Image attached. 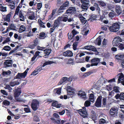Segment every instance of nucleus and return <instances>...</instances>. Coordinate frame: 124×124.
Segmentation results:
<instances>
[{
	"label": "nucleus",
	"instance_id": "nucleus-1",
	"mask_svg": "<svg viewBox=\"0 0 124 124\" xmlns=\"http://www.w3.org/2000/svg\"><path fill=\"white\" fill-rule=\"evenodd\" d=\"M80 1L82 4L81 8L82 11H86L90 6L89 0H81Z\"/></svg>",
	"mask_w": 124,
	"mask_h": 124
},
{
	"label": "nucleus",
	"instance_id": "nucleus-2",
	"mask_svg": "<svg viewBox=\"0 0 124 124\" xmlns=\"http://www.w3.org/2000/svg\"><path fill=\"white\" fill-rule=\"evenodd\" d=\"M76 11V9L75 7H69L66 10L65 13V16H70V15H72L75 14Z\"/></svg>",
	"mask_w": 124,
	"mask_h": 124
},
{
	"label": "nucleus",
	"instance_id": "nucleus-3",
	"mask_svg": "<svg viewBox=\"0 0 124 124\" xmlns=\"http://www.w3.org/2000/svg\"><path fill=\"white\" fill-rule=\"evenodd\" d=\"M39 106V102L36 99H33L31 105V108L34 111L36 110Z\"/></svg>",
	"mask_w": 124,
	"mask_h": 124
},
{
	"label": "nucleus",
	"instance_id": "nucleus-4",
	"mask_svg": "<svg viewBox=\"0 0 124 124\" xmlns=\"http://www.w3.org/2000/svg\"><path fill=\"white\" fill-rule=\"evenodd\" d=\"M120 28L119 24L117 23H113L109 27V30L111 32H116L118 31Z\"/></svg>",
	"mask_w": 124,
	"mask_h": 124
},
{
	"label": "nucleus",
	"instance_id": "nucleus-5",
	"mask_svg": "<svg viewBox=\"0 0 124 124\" xmlns=\"http://www.w3.org/2000/svg\"><path fill=\"white\" fill-rule=\"evenodd\" d=\"M54 62L53 61H49L45 62L44 63L43 65H40L39 66H38L36 69L37 72H39L42 70L44 69L43 68V67H45L46 65L54 63Z\"/></svg>",
	"mask_w": 124,
	"mask_h": 124
},
{
	"label": "nucleus",
	"instance_id": "nucleus-6",
	"mask_svg": "<svg viewBox=\"0 0 124 124\" xmlns=\"http://www.w3.org/2000/svg\"><path fill=\"white\" fill-rule=\"evenodd\" d=\"M39 43L38 39L36 38L30 43L28 46V47L31 49H34L36 46H37L39 44Z\"/></svg>",
	"mask_w": 124,
	"mask_h": 124
},
{
	"label": "nucleus",
	"instance_id": "nucleus-7",
	"mask_svg": "<svg viewBox=\"0 0 124 124\" xmlns=\"http://www.w3.org/2000/svg\"><path fill=\"white\" fill-rule=\"evenodd\" d=\"M39 43L38 39L36 38L30 43L28 46V47L31 49H34L36 46H37L39 44Z\"/></svg>",
	"mask_w": 124,
	"mask_h": 124
},
{
	"label": "nucleus",
	"instance_id": "nucleus-8",
	"mask_svg": "<svg viewBox=\"0 0 124 124\" xmlns=\"http://www.w3.org/2000/svg\"><path fill=\"white\" fill-rule=\"evenodd\" d=\"M122 41V39L119 37H116L114 39L112 44L113 46H117Z\"/></svg>",
	"mask_w": 124,
	"mask_h": 124
},
{
	"label": "nucleus",
	"instance_id": "nucleus-9",
	"mask_svg": "<svg viewBox=\"0 0 124 124\" xmlns=\"http://www.w3.org/2000/svg\"><path fill=\"white\" fill-rule=\"evenodd\" d=\"M13 11H11L7 15H2V18L4 21L8 22H10V18L14 14Z\"/></svg>",
	"mask_w": 124,
	"mask_h": 124
},
{
	"label": "nucleus",
	"instance_id": "nucleus-10",
	"mask_svg": "<svg viewBox=\"0 0 124 124\" xmlns=\"http://www.w3.org/2000/svg\"><path fill=\"white\" fill-rule=\"evenodd\" d=\"M102 97L101 96H100L97 98L94 103V106L96 107L99 108L101 107L102 103Z\"/></svg>",
	"mask_w": 124,
	"mask_h": 124
},
{
	"label": "nucleus",
	"instance_id": "nucleus-11",
	"mask_svg": "<svg viewBox=\"0 0 124 124\" xmlns=\"http://www.w3.org/2000/svg\"><path fill=\"white\" fill-rule=\"evenodd\" d=\"M118 110L115 108H112L110 109L109 111L110 114L113 116H117L118 113Z\"/></svg>",
	"mask_w": 124,
	"mask_h": 124
},
{
	"label": "nucleus",
	"instance_id": "nucleus-12",
	"mask_svg": "<svg viewBox=\"0 0 124 124\" xmlns=\"http://www.w3.org/2000/svg\"><path fill=\"white\" fill-rule=\"evenodd\" d=\"M21 93V90L20 88L17 87L14 90V95L15 97H17Z\"/></svg>",
	"mask_w": 124,
	"mask_h": 124
},
{
	"label": "nucleus",
	"instance_id": "nucleus-13",
	"mask_svg": "<svg viewBox=\"0 0 124 124\" xmlns=\"http://www.w3.org/2000/svg\"><path fill=\"white\" fill-rule=\"evenodd\" d=\"M12 63V61L11 60H6L4 63V68L9 67L11 66Z\"/></svg>",
	"mask_w": 124,
	"mask_h": 124
},
{
	"label": "nucleus",
	"instance_id": "nucleus-14",
	"mask_svg": "<svg viewBox=\"0 0 124 124\" xmlns=\"http://www.w3.org/2000/svg\"><path fill=\"white\" fill-rule=\"evenodd\" d=\"M78 112L81 116L83 117H85L87 115V112L86 110L80 109L78 110Z\"/></svg>",
	"mask_w": 124,
	"mask_h": 124
},
{
	"label": "nucleus",
	"instance_id": "nucleus-15",
	"mask_svg": "<svg viewBox=\"0 0 124 124\" xmlns=\"http://www.w3.org/2000/svg\"><path fill=\"white\" fill-rule=\"evenodd\" d=\"M27 16L31 15L28 17V19L30 20L34 19L35 18V14L33 12L28 11L27 13Z\"/></svg>",
	"mask_w": 124,
	"mask_h": 124
},
{
	"label": "nucleus",
	"instance_id": "nucleus-16",
	"mask_svg": "<svg viewBox=\"0 0 124 124\" xmlns=\"http://www.w3.org/2000/svg\"><path fill=\"white\" fill-rule=\"evenodd\" d=\"M93 6H91L90 8V9L92 11H94L95 9L98 11H99L100 10V8L99 7L98 4L96 3H93Z\"/></svg>",
	"mask_w": 124,
	"mask_h": 124
},
{
	"label": "nucleus",
	"instance_id": "nucleus-17",
	"mask_svg": "<svg viewBox=\"0 0 124 124\" xmlns=\"http://www.w3.org/2000/svg\"><path fill=\"white\" fill-rule=\"evenodd\" d=\"M51 105L52 106L58 108L62 107V105L61 104H58L57 101L55 100H53Z\"/></svg>",
	"mask_w": 124,
	"mask_h": 124
},
{
	"label": "nucleus",
	"instance_id": "nucleus-18",
	"mask_svg": "<svg viewBox=\"0 0 124 124\" xmlns=\"http://www.w3.org/2000/svg\"><path fill=\"white\" fill-rule=\"evenodd\" d=\"M89 117L90 118L93 120H95L97 119V116L96 113L94 111L92 110Z\"/></svg>",
	"mask_w": 124,
	"mask_h": 124
},
{
	"label": "nucleus",
	"instance_id": "nucleus-19",
	"mask_svg": "<svg viewBox=\"0 0 124 124\" xmlns=\"http://www.w3.org/2000/svg\"><path fill=\"white\" fill-rule=\"evenodd\" d=\"M63 56L65 57H71L73 56V53L70 50H68L63 53Z\"/></svg>",
	"mask_w": 124,
	"mask_h": 124
},
{
	"label": "nucleus",
	"instance_id": "nucleus-20",
	"mask_svg": "<svg viewBox=\"0 0 124 124\" xmlns=\"http://www.w3.org/2000/svg\"><path fill=\"white\" fill-rule=\"evenodd\" d=\"M26 76L23 73H17V74L14 77V79H16L18 78H25Z\"/></svg>",
	"mask_w": 124,
	"mask_h": 124
},
{
	"label": "nucleus",
	"instance_id": "nucleus-21",
	"mask_svg": "<svg viewBox=\"0 0 124 124\" xmlns=\"http://www.w3.org/2000/svg\"><path fill=\"white\" fill-rule=\"evenodd\" d=\"M84 48L85 49L89 50H92L93 51H96L97 50L95 47L92 45H88L85 46Z\"/></svg>",
	"mask_w": 124,
	"mask_h": 124
},
{
	"label": "nucleus",
	"instance_id": "nucleus-22",
	"mask_svg": "<svg viewBox=\"0 0 124 124\" xmlns=\"http://www.w3.org/2000/svg\"><path fill=\"white\" fill-rule=\"evenodd\" d=\"M78 94L79 96H80L83 99H85L86 98V94L84 91L80 90L79 91Z\"/></svg>",
	"mask_w": 124,
	"mask_h": 124
},
{
	"label": "nucleus",
	"instance_id": "nucleus-23",
	"mask_svg": "<svg viewBox=\"0 0 124 124\" xmlns=\"http://www.w3.org/2000/svg\"><path fill=\"white\" fill-rule=\"evenodd\" d=\"M69 2L68 1H66L63 3L62 5L61 6L64 9H66L69 7Z\"/></svg>",
	"mask_w": 124,
	"mask_h": 124
},
{
	"label": "nucleus",
	"instance_id": "nucleus-24",
	"mask_svg": "<svg viewBox=\"0 0 124 124\" xmlns=\"http://www.w3.org/2000/svg\"><path fill=\"white\" fill-rule=\"evenodd\" d=\"M116 11L118 15L120 14L122 12L121 8L119 6H117L115 8Z\"/></svg>",
	"mask_w": 124,
	"mask_h": 124
},
{
	"label": "nucleus",
	"instance_id": "nucleus-25",
	"mask_svg": "<svg viewBox=\"0 0 124 124\" xmlns=\"http://www.w3.org/2000/svg\"><path fill=\"white\" fill-rule=\"evenodd\" d=\"M64 9L61 6L56 13L58 15H60L61 13L64 12Z\"/></svg>",
	"mask_w": 124,
	"mask_h": 124
},
{
	"label": "nucleus",
	"instance_id": "nucleus-26",
	"mask_svg": "<svg viewBox=\"0 0 124 124\" xmlns=\"http://www.w3.org/2000/svg\"><path fill=\"white\" fill-rule=\"evenodd\" d=\"M120 76L119 77L117 82L118 83H120L121 81L124 79V75L121 72L119 74Z\"/></svg>",
	"mask_w": 124,
	"mask_h": 124
},
{
	"label": "nucleus",
	"instance_id": "nucleus-27",
	"mask_svg": "<svg viewBox=\"0 0 124 124\" xmlns=\"http://www.w3.org/2000/svg\"><path fill=\"white\" fill-rule=\"evenodd\" d=\"M67 78L63 77L60 80V81L58 83L59 85H61L63 83L67 81Z\"/></svg>",
	"mask_w": 124,
	"mask_h": 124
},
{
	"label": "nucleus",
	"instance_id": "nucleus-28",
	"mask_svg": "<svg viewBox=\"0 0 124 124\" xmlns=\"http://www.w3.org/2000/svg\"><path fill=\"white\" fill-rule=\"evenodd\" d=\"M26 29L25 26L23 25H21L19 29L18 32L20 33L25 31Z\"/></svg>",
	"mask_w": 124,
	"mask_h": 124
},
{
	"label": "nucleus",
	"instance_id": "nucleus-29",
	"mask_svg": "<svg viewBox=\"0 0 124 124\" xmlns=\"http://www.w3.org/2000/svg\"><path fill=\"white\" fill-rule=\"evenodd\" d=\"M115 57L118 60H121V58L124 57V54H118L115 55Z\"/></svg>",
	"mask_w": 124,
	"mask_h": 124
},
{
	"label": "nucleus",
	"instance_id": "nucleus-30",
	"mask_svg": "<svg viewBox=\"0 0 124 124\" xmlns=\"http://www.w3.org/2000/svg\"><path fill=\"white\" fill-rule=\"evenodd\" d=\"M20 83L18 82L17 81L14 82H11L10 83V85L12 86H14L16 85H18Z\"/></svg>",
	"mask_w": 124,
	"mask_h": 124
},
{
	"label": "nucleus",
	"instance_id": "nucleus-31",
	"mask_svg": "<svg viewBox=\"0 0 124 124\" xmlns=\"http://www.w3.org/2000/svg\"><path fill=\"white\" fill-rule=\"evenodd\" d=\"M11 72L9 70H8L7 71H3L2 72V75L4 76H5L6 75H9L11 74Z\"/></svg>",
	"mask_w": 124,
	"mask_h": 124
},
{
	"label": "nucleus",
	"instance_id": "nucleus-32",
	"mask_svg": "<svg viewBox=\"0 0 124 124\" xmlns=\"http://www.w3.org/2000/svg\"><path fill=\"white\" fill-rule=\"evenodd\" d=\"M19 17L20 18H21L22 19H20V20L21 21H24V16L23 15L22 12L21 10L19 12Z\"/></svg>",
	"mask_w": 124,
	"mask_h": 124
},
{
	"label": "nucleus",
	"instance_id": "nucleus-33",
	"mask_svg": "<svg viewBox=\"0 0 124 124\" xmlns=\"http://www.w3.org/2000/svg\"><path fill=\"white\" fill-rule=\"evenodd\" d=\"M100 61V59L97 58H94L91 60V62L92 63L96 62H99Z\"/></svg>",
	"mask_w": 124,
	"mask_h": 124
},
{
	"label": "nucleus",
	"instance_id": "nucleus-34",
	"mask_svg": "<svg viewBox=\"0 0 124 124\" xmlns=\"http://www.w3.org/2000/svg\"><path fill=\"white\" fill-rule=\"evenodd\" d=\"M60 23L59 21H57L55 20L54 24V26L53 27L55 29L57 27L59 26Z\"/></svg>",
	"mask_w": 124,
	"mask_h": 124
},
{
	"label": "nucleus",
	"instance_id": "nucleus-35",
	"mask_svg": "<svg viewBox=\"0 0 124 124\" xmlns=\"http://www.w3.org/2000/svg\"><path fill=\"white\" fill-rule=\"evenodd\" d=\"M68 39L70 40L72 39H74V37H73V35L72 34V33L71 32L68 33Z\"/></svg>",
	"mask_w": 124,
	"mask_h": 124
},
{
	"label": "nucleus",
	"instance_id": "nucleus-36",
	"mask_svg": "<svg viewBox=\"0 0 124 124\" xmlns=\"http://www.w3.org/2000/svg\"><path fill=\"white\" fill-rule=\"evenodd\" d=\"M7 7H4L1 4H0V10L2 12H4L7 11Z\"/></svg>",
	"mask_w": 124,
	"mask_h": 124
},
{
	"label": "nucleus",
	"instance_id": "nucleus-37",
	"mask_svg": "<svg viewBox=\"0 0 124 124\" xmlns=\"http://www.w3.org/2000/svg\"><path fill=\"white\" fill-rule=\"evenodd\" d=\"M113 91L116 93H120L119 91V87L117 86H115L113 88Z\"/></svg>",
	"mask_w": 124,
	"mask_h": 124
},
{
	"label": "nucleus",
	"instance_id": "nucleus-38",
	"mask_svg": "<svg viewBox=\"0 0 124 124\" xmlns=\"http://www.w3.org/2000/svg\"><path fill=\"white\" fill-rule=\"evenodd\" d=\"M95 43H97L98 45H100L101 44V40L100 38H97L95 40Z\"/></svg>",
	"mask_w": 124,
	"mask_h": 124
},
{
	"label": "nucleus",
	"instance_id": "nucleus-39",
	"mask_svg": "<svg viewBox=\"0 0 124 124\" xmlns=\"http://www.w3.org/2000/svg\"><path fill=\"white\" fill-rule=\"evenodd\" d=\"M93 73V72L92 71L90 70L87 72L85 73L83 76L85 77H86L89 76Z\"/></svg>",
	"mask_w": 124,
	"mask_h": 124
},
{
	"label": "nucleus",
	"instance_id": "nucleus-40",
	"mask_svg": "<svg viewBox=\"0 0 124 124\" xmlns=\"http://www.w3.org/2000/svg\"><path fill=\"white\" fill-rule=\"evenodd\" d=\"M119 50H123L124 49V44L121 43L118 46Z\"/></svg>",
	"mask_w": 124,
	"mask_h": 124
},
{
	"label": "nucleus",
	"instance_id": "nucleus-41",
	"mask_svg": "<svg viewBox=\"0 0 124 124\" xmlns=\"http://www.w3.org/2000/svg\"><path fill=\"white\" fill-rule=\"evenodd\" d=\"M99 124H106V122L105 120L103 118L100 119L99 121Z\"/></svg>",
	"mask_w": 124,
	"mask_h": 124
},
{
	"label": "nucleus",
	"instance_id": "nucleus-42",
	"mask_svg": "<svg viewBox=\"0 0 124 124\" xmlns=\"http://www.w3.org/2000/svg\"><path fill=\"white\" fill-rule=\"evenodd\" d=\"M20 8V6L19 5L17 7L15 11V13L14 16H16V15H18Z\"/></svg>",
	"mask_w": 124,
	"mask_h": 124
},
{
	"label": "nucleus",
	"instance_id": "nucleus-43",
	"mask_svg": "<svg viewBox=\"0 0 124 124\" xmlns=\"http://www.w3.org/2000/svg\"><path fill=\"white\" fill-rule=\"evenodd\" d=\"M62 88L61 87L54 89V90H56V93L57 94L60 95L61 93V90Z\"/></svg>",
	"mask_w": 124,
	"mask_h": 124
},
{
	"label": "nucleus",
	"instance_id": "nucleus-44",
	"mask_svg": "<svg viewBox=\"0 0 124 124\" xmlns=\"http://www.w3.org/2000/svg\"><path fill=\"white\" fill-rule=\"evenodd\" d=\"M19 47V46L18 45L14 49L12 50L9 53V55L10 54H11L14 52L15 51L17 50V49Z\"/></svg>",
	"mask_w": 124,
	"mask_h": 124
},
{
	"label": "nucleus",
	"instance_id": "nucleus-45",
	"mask_svg": "<svg viewBox=\"0 0 124 124\" xmlns=\"http://www.w3.org/2000/svg\"><path fill=\"white\" fill-rule=\"evenodd\" d=\"M85 19L84 17L82 16L80 20L82 24H84L87 21V20H85Z\"/></svg>",
	"mask_w": 124,
	"mask_h": 124
},
{
	"label": "nucleus",
	"instance_id": "nucleus-46",
	"mask_svg": "<svg viewBox=\"0 0 124 124\" xmlns=\"http://www.w3.org/2000/svg\"><path fill=\"white\" fill-rule=\"evenodd\" d=\"M91 103L90 101L87 100L85 102L84 105L85 107H88L90 106Z\"/></svg>",
	"mask_w": 124,
	"mask_h": 124
},
{
	"label": "nucleus",
	"instance_id": "nucleus-47",
	"mask_svg": "<svg viewBox=\"0 0 124 124\" xmlns=\"http://www.w3.org/2000/svg\"><path fill=\"white\" fill-rule=\"evenodd\" d=\"M78 44V42H75L74 43L73 45V50H74L77 49V45Z\"/></svg>",
	"mask_w": 124,
	"mask_h": 124
},
{
	"label": "nucleus",
	"instance_id": "nucleus-48",
	"mask_svg": "<svg viewBox=\"0 0 124 124\" xmlns=\"http://www.w3.org/2000/svg\"><path fill=\"white\" fill-rule=\"evenodd\" d=\"M10 104V102L7 100H5L2 102V104L5 106L9 105Z\"/></svg>",
	"mask_w": 124,
	"mask_h": 124
},
{
	"label": "nucleus",
	"instance_id": "nucleus-49",
	"mask_svg": "<svg viewBox=\"0 0 124 124\" xmlns=\"http://www.w3.org/2000/svg\"><path fill=\"white\" fill-rule=\"evenodd\" d=\"M3 50L7 51H9L11 49V48L8 46H5L3 47Z\"/></svg>",
	"mask_w": 124,
	"mask_h": 124
},
{
	"label": "nucleus",
	"instance_id": "nucleus-50",
	"mask_svg": "<svg viewBox=\"0 0 124 124\" xmlns=\"http://www.w3.org/2000/svg\"><path fill=\"white\" fill-rule=\"evenodd\" d=\"M99 5L102 7H104L106 5L105 3L103 1L101 0L98 2Z\"/></svg>",
	"mask_w": 124,
	"mask_h": 124
},
{
	"label": "nucleus",
	"instance_id": "nucleus-51",
	"mask_svg": "<svg viewBox=\"0 0 124 124\" xmlns=\"http://www.w3.org/2000/svg\"><path fill=\"white\" fill-rule=\"evenodd\" d=\"M120 100H122V101L124 102V93L122 92L120 93Z\"/></svg>",
	"mask_w": 124,
	"mask_h": 124
},
{
	"label": "nucleus",
	"instance_id": "nucleus-52",
	"mask_svg": "<svg viewBox=\"0 0 124 124\" xmlns=\"http://www.w3.org/2000/svg\"><path fill=\"white\" fill-rule=\"evenodd\" d=\"M34 121L36 122H38L39 121V119L37 115H35L33 118Z\"/></svg>",
	"mask_w": 124,
	"mask_h": 124
},
{
	"label": "nucleus",
	"instance_id": "nucleus-53",
	"mask_svg": "<svg viewBox=\"0 0 124 124\" xmlns=\"http://www.w3.org/2000/svg\"><path fill=\"white\" fill-rule=\"evenodd\" d=\"M73 63V60L71 58L67 62V64H70Z\"/></svg>",
	"mask_w": 124,
	"mask_h": 124
},
{
	"label": "nucleus",
	"instance_id": "nucleus-54",
	"mask_svg": "<svg viewBox=\"0 0 124 124\" xmlns=\"http://www.w3.org/2000/svg\"><path fill=\"white\" fill-rule=\"evenodd\" d=\"M96 16L95 15H92L91 16H90V19L91 20V21L93 20H96Z\"/></svg>",
	"mask_w": 124,
	"mask_h": 124
},
{
	"label": "nucleus",
	"instance_id": "nucleus-55",
	"mask_svg": "<svg viewBox=\"0 0 124 124\" xmlns=\"http://www.w3.org/2000/svg\"><path fill=\"white\" fill-rule=\"evenodd\" d=\"M71 33L73 35V37H75V35L77 33H78L79 32L76 31V30L74 29L72 31Z\"/></svg>",
	"mask_w": 124,
	"mask_h": 124
},
{
	"label": "nucleus",
	"instance_id": "nucleus-56",
	"mask_svg": "<svg viewBox=\"0 0 124 124\" xmlns=\"http://www.w3.org/2000/svg\"><path fill=\"white\" fill-rule=\"evenodd\" d=\"M73 89L72 88L71 86H68L67 87V91L69 92H71L72 91Z\"/></svg>",
	"mask_w": 124,
	"mask_h": 124
},
{
	"label": "nucleus",
	"instance_id": "nucleus-57",
	"mask_svg": "<svg viewBox=\"0 0 124 124\" xmlns=\"http://www.w3.org/2000/svg\"><path fill=\"white\" fill-rule=\"evenodd\" d=\"M40 21V22L39 23V25H40V26L41 27H42L43 28H45V26L43 24H44V23L42 22L41 20Z\"/></svg>",
	"mask_w": 124,
	"mask_h": 124
},
{
	"label": "nucleus",
	"instance_id": "nucleus-58",
	"mask_svg": "<svg viewBox=\"0 0 124 124\" xmlns=\"http://www.w3.org/2000/svg\"><path fill=\"white\" fill-rule=\"evenodd\" d=\"M52 116L53 117H55L56 118L59 119L60 118V116H59L58 114L56 113H54L53 115Z\"/></svg>",
	"mask_w": 124,
	"mask_h": 124
},
{
	"label": "nucleus",
	"instance_id": "nucleus-59",
	"mask_svg": "<svg viewBox=\"0 0 124 124\" xmlns=\"http://www.w3.org/2000/svg\"><path fill=\"white\" fill-rule=\"evenodd\" d=\"M45 48V47H41L39 46H37V48L38 50H43Z\"/></svg>",
	"mask_w": 124,
	"mask_h": 124
},
{
	"label": "nucleus",
	"instance_id": "nucleus-60",
	"mask_svg": "<svg viewBox=\"0 0 124 124\" xmlns=\"http://www.w3.org/2000/svg\"><path fill=\"white\" fill-rule=\"evenodd\" d=\"M69 93H70L68 94V95H69V96L70 97H72L75 94V92L73 91Z\"/></svg>",
	"mask_w": 124,
	"mask_h": 124
},
{
	"label": "nucleus",
	"instance_id": "nucleus-61",
	"mask_svg": "<svg viewBox=\"0 0 124 124\" xmlns=\"http://www.w3.org/2000/svg\"><path fill=\"white\" fill-rule=\"evenodd\" d=\"M10 30H13L15 28V26L13 24H11L9 26Z\"/></svg>",
	"mask_w": 124,
	"mask_h": 124
},
{
	"label": "nucleus",
	"instance_id": "nucleus-62",
	"mask_svg": "<svg viewBox=\"0 0 124 124\" xmlns=\"http://www.w3.org/2000/svg\"><path fill=\"white\" fill-rule=\"evenodd\" d=\"M106 98H104L102 99V104L104 106H105L106 104Z\"/></svg>",
	"mask_w": 124,
	"mask_h": 124
},
{
	"label": "nucleus",
	"instance_id": "nucleus-63",
	"mask_svg": "<svg viewBox=\"0 0 124 124\" xmlns=\"http://www.w3.org/2000/svg\"><path fill=\"white\" fill-rule=\"evenodd\" d=\"M24 110L26 113H29L31 112L30 109L28 108H24Z\"/></svg>",
	"mask_w": 124,
	"mask_h": 124
},
{
	"label": "nucleus",
	"instance_id": "nucleus-64",
	"mask_svg": "<svg viewBox=\"0 0 124 124\" xmlns=\"http://www.w3.org/2000/svg\"><path fill=\"white\" fill-rule=\"evenodd\" d=\"M115 15V13L112 12H110L108 15L109 17L111 18L114 17Z\"/></svg>",
	"mask_w": 124,
	"mask_h": 124
}]
</instances>
